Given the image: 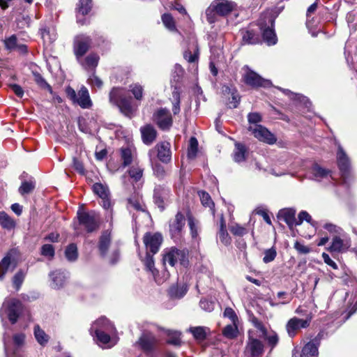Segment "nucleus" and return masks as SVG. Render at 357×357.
<instances>
[{
	"instance_id": "nucleus-1",
	"label": "nucleus",
	"mask_w": 357,
	"mask_h": 357,
	"mask_svg": "<svg viewBox=\"0 0 357 357\" xmlns=\"http://www.w3.org/2000/svg\"><path fill=\"white\" fill-rule=\"evenodd\" d=\"M109 102L116 105L125 116L131 117L135 112L132 98L120 88H113L109 93Z\"/></svg>"
},
{
	"instance_id": "nucleus-2",
	"label": "nucleus",
	"mask_w": 357,
	"mask_h": 357,
	"mask_svg": "<svg viewBox=\"0 0 357 357\" xmlns=\"http://www.w3.org/2000/svg\"><path fill=\"white\" fill-rule=\"evenodd\" d=\"M235 3L228 0H214L206 10V20L213 24L217 20V15L225 16L234 9Z\"/></svg>"
},
{
	"instance_id": "nucleus-3",
	"label": "nucleus",
	"mask_w": 357,
	"mask_h": 357,
	"mask_svg": "<svg viewBox=\"0 0 357 357\" xmlns=\"http://www.w3.org/2000/svg\"><path fill=\"white\" fill-rule=\"evenodd\" d=\"M274 23L275 19L270 14L261 16L259 21L263 39L268 45H275L278 40L273 29Z\"/></svg>"
},
{
	"instance_id": "nucleus-4",
	"label": "nucleus",
	"mask_w": 357,
	"mask_h": 357,
	"mask_svg": "<svg viewBox=\"0 0 357 357\" xmlns=\"http://www.w3.org/2000/svg\"><path fill=\"white\" fill-rule=\"evenodd\" d=\"M162 260L164 264L168 263L171 266H174L177 262L185 266L188 264V251L185 249L171 248L165 251Z\"/></svg>"
},
{
	"instance_id": "nucleus-5",
	"label": "nucleus",
	"mask_w": 357,
	"mask_h": 357,
	"mask_svg": "<svg viewBox=\"0 0 357 357\" xmlns=\"http://www.w3.org/2000/svg\"><path fill=\"white\" fill-rule=\"evenodd\" d=\"M185 225V218L183 213L178 211L174 218L169 221V233L175 241L181 240Z\"/></svg>"
},
{
	"instance_id": "nucleus-6",
	"label": "nucleus",
	"mask_w": 357,
	"mask_h": 357,
	"mask_svg": "<svg viewBox=\"0 0 357 357\" xmlns=\"http://www.w3.org/2000/svg\"><path fill=\"white\" fill-rule=\"evenodd\" d=\"M243 70H244L243 79L247 85L252 87H269L271 86L270 80L262 78L259 74L251 70L248 66H244Z\"/></svg>"
},
{
	"instance_id": "nucleus-7",
	"label": "nucleus",
	"mask_w": 357,
	"mask_h": 357,
	"mask_svg": "<svg viewBox=\"0 0 357 357\" xmlns=\"http://www.w3.org/2000/svg\"><path fill=\"white\" fill-rule=\"evenodd\" d=\"M77 218L79 224L83 225L89 233L93 232L98 227V215L93 211L90 212L79 211Z\"/></svg>"
},
{
	"instance_id": "nucleus-8",
	"label": "nucleus",
	"mask_w": 357,
	"mask_h": 357,
	"mask_svg": "<svg viewBox=\"0 0 357 357\" xmlns=\"http://www.w3.org/2000/svg\"><path fill=\"white\" fill-rule=\"evenodd\" d=\"M3 309L8 320L13 324L17 321L22 314L23 305L20 301L12 299L3 304Z\"/></svg>"
},
{
	"instance_id": "nucleus-9",
	"label": "nucleus",
	"mask_w": 357,
	"mask_h": 357,
	"mask_svg": "<svg viewBox=\"0 0 357 357\" xmlns=\"http://www.w3.org/2000/svg\"><path fill=\"white\" fill-rule=\"evenodd\" d=\"M153 120L162 130H169L173 123L172 114L166 108H160L155 112Z\"/></svg>"
},
{
	"instance_id": "nucleus-10",
	"label": "nucleus",
	"mask_w": 357,
	"mask_h": 357,
	"mask_svg": "<svg viewBox=\"0 0 357 357\" xmlns=\"http://www.w3.org/2000/svg\"><path fill=\"white\" fill-rule=\"evenodd\" d=\"M311 320L310 315H307L305 319L296 317L291 318L286 324V330L289 336L294 337L301 328H307L310 326Z\"/></svg>"
},
{
	"instance_id": "nucleus-11",
	"label": "nucleus",
	"mask_w": 357,
	"mask_h": 357,
	"mask_svg": "<svg viewBox=\"0 0 357 357\" xmlns=\"http://www.w3.org/2000/svg\"><path fill=\"white\" fill-rule=\"evenodd\" d=\"M248 130L252 132L255 137L259 141L268 144H273L276 142V137L266 128L261 125L250 126Z\"/></svg>"
},
{
	"instance_id": "nucleus-12",
	"label": "nucleus",
	"mask_w": 357,
	"mask_h": 357,
	"mask_svg": "<svg viewBox=\"0 0 357 357\" xmlns=\"http://www.w3.org/2000/svg\"><path fill=\"white\" fill-rule=\"evenodd\" d=\"M91 43L90 37L84 34L78 35L75 38L74 52L78 61L86 53Z\"/></svg>"
},
{
	"instance_id": "nucleus-13",
	"label": "nucleus",
	"mask_w": 357,
	"mask_h": 357,
	"mask_svg": "<svg viewBox=\"0 0 357 357\" xmlns=\"http://www.w3.org/2000/svg\"><path fill=\"white\" fill-rule=\"evenodd\" d=\"M170 190L164 185H156L153 191V202L158 207L163 211L169 202Z\"/></svg>"
},
{
	"instance_id": "nucleus-14",
	"label": "nucleus",
	"mask_w": 357,
	"mask_h": 357,
	"mask_svg": "<svg viewBox=\"0 0 357 357\" xmlns=\"http://www.w3.org/2000/svg\"><path fill=\"white\" fill-rule=\"evenodd\" d=\"M143 241L146 249L149 250L151 254L155 255L159 250L162 242V236L159 233L148 232L144 236Z\"/></svg>"
},
{
	"instance_id": "nucleus-15",
	"label": "nucleus",
	"mask_w": 357,
	"mask_h": 357,
	"mask_svg": "<svg viewBox=\"0 0 357 357\" xmlns=\"http://www.w3.org/2000/svg\"><path fill=\"white\" fill-rule=\"evenodd\" d=\"M337 160L338 167L342 173V176L346 178L350 172V161L342 147L339 145L337 153Z\"/></svg>"
},
{
	"instance_id": "nucleus-16",
	"label": "nucleus",
	"mask_w": 357,
	"mask_h": 357,
	"mask_svg": "<svg viewBox=\"0 0 357 357\" xmlns=\"http://www.w3.org/2000/svg\"><path fill=\"white\" fill-rule=\"evenodd\" d=\"M310 172L312 174L313 179L317 181L332 178V172L321 167L318 164H314L311 167Z\"/></svg>"
},
{
	"instance_id": "nucleus-17",
	"label": "nucleus",
	"mask_w": 357,
	"mask_h": 357,
	"mask_svg": "<svg viewBox=\"0 0 357 357\" xmlns=\"http://www.w3.org/2000/svg\"><path fill=\"white\" fill-rule=\"evenodd\" d=\"M112 243V234L109 230L103 231L99 238L98 250L102 257L107 255Z\"/></svg>"
},
{
	"instance_id": "nucleus-18",
	"label": "nucleus",
	"mask_w": 357,
	"mask_h": 357,
	"mask_svg": "<svg viewBox=\"0 0 357 357\" xmlns=\"http://www.w3.org/2000/svg\"><path fill=\"white\" fill-rule=\"evenodd\" d=\"M246 351L250 354L252 357H259L264 352V344L260 340L250 337L247 343Z\"/></svg>"
},
{
	"instance_id": "nucleus-19",
	"label": "nucleus",
	"mask_w": 357,
	"mask_h": 357,
	"mask_svg": "<svg viewBox=\"0 0 357 357\" xmlns=\"http://www.w3.org/2000/svg\"><path fill=\"white\" fill-rule=\"evenodd\" d=\"M50 276L52 280L50 284L52 288L60 289L64 285L68 277V273L64 271H55L50 273Z\"/></svg>"
},
{
	"instance_id": "nucleus-20",
	"label": "nucleus",
	"mask_w": 357,
	"mask_h": 357,
	"mask_svg": "<svg viewBox=\"0 0 357 357\" xmlns=\"http://www.w3.org/2000/svg\"><path fill=\"white\" fill-rule=\"evenodd\" d=\"M140 132L142 134V141L146 145L151 144L155 141L157 136L156 130L151 124L142 126L140 128Z\"/></svg>"
},
{
	"instance_id": "nucleus-21",
	"label": "nucleus",
	"mask_w": 357,
	"mask_h": 357,
	"mask_svg": "<svg viewBox=\"0 0 357 357\" xmlns=\"http://www.w3.org/2000/svg\"><path fill=\"white\" fill-rule=\"evenodd\" d=\"M350 246V241L347 239H342L339 236L333 238L331 246L328 248L331 252H343Z\"/></svg>"
},
{
	"instance_id": "nucleus-22",
	"label": "nucleus",
	"mask_w": 357,
	"mask_h": 357,
	"mask_svg": "<svg viewBox=\"0 0 357 357\" xmlns=\"http://www.w3.org/2000/svg\"><path fill=\"white\" fill-rule=\"evenodd\" d=\"M139 344L145 352H151L156 344V339L151 333H145L139 338Z\"/></svg>"
},
{
	"instance_id": "nucleus-23",
	"label": "nucleus",
	"mask_w": 357,
	"mask_h": 357,
	"mask_svg": "<svg viewBox=\"0 0 357 357\" xmlns=\"http://www.w3.org/2000/svg\"><path fill=\"white\" fill-rule=\"evenodd\" d=\"M156 148L158 159L164 163L169 162L172 158L170 144L167 142H163L157 144Z\"/></svg>"
},
{
	"instance_id": "nucleus-24",
	"label": "nucleus",
	"mask_w": 357,
	"mask_h": 357,
	"mask_svg": "<svg viewBox=\"0 0 357 357\" xmlns=\"http://www.w3.org/2000/svg\"><path fill=\"white\" fill-rule=\"evenodd\" d=\"M96 328H100V331L107 332H113L114 330V326L112 323L105 317H102L97 319L93 323L90 328V333L93 335V331H96Z\"/></svg>"
},
{
	"instance_id": "nucleus-25",
	"label": "nucleus",
	"mask_w": 357,
	"mask_h": 357,
	"mask_svg": "<svg viewBox=\"0 0 357 357\" xmlns=\"http://www.w3.org/2000/svg\"><path fill=\"white\" fill-rule=\"evenodd\" d=\"M296 211L291 208L280 210L278 213V218L284 220L290 229L297 225V219L295 217Z\"/></svg>"
},
{
	"instance_id": "nucleus-26",
	"label": "nucleus",
	"mask_w": 357,
	"mask_h": 357,
	"mask_svg": "<svg viewBox=\"0 0 357 357\" xmlns=\"http://www.w3.org/2000/svg\"><path fill=\"white\" fill-rule=\"evenodd\" d=\"M75 103L79 105L82 108H89L91 105V100L89 97L88 89L82 86L78 91Z\"/></svg>"
},
{
	"instance_id": "nucleus-27",
	"label": "nucleus",
	"mask_w": 357,
	"mask_h": 357,
	"mask_svg": "<svg viewBox=\"0 0 357 357\" xmlns=\"http://www.w3.org/2000/svg\"><path fill=\"white\" fill-rule=\"evenodd\" d=\"M99 56L96 54H90L84 59L82 57L78 61L82 66L86 70L94 71L96 67L98 66Z\"/></svg>"
},
{
	"instance_id": "nucleus-28",
	"label": "nucleus",
	"mask_w": 357,
	"mask_h": 357,
	"mask_svg": "<svg viewBox=\"0 0 357 357\" xmlns=\"http://www.w3.org/2000/svg\"><path fill=\"white\" fill-rule=\"evenodd\" d=\"M217 236L220 242L225 245H229L231 243V238L226 229V222L223 215H221L220 220L219 230L217 233Z\"/></svg>"
},
{
	"instance_id": "nucleus-29",
	"label": "nucleus",
	"mask_w": 357,
	"mask_h": 357,
	"mask_svg": "<svg viewBox=\"0 0 357 357\" xmlns=\"http://www.w3.org/2000/svg\"><path fill=\"white\" fill-rule=\"evenodd\" d=\"M243 42L248 45H255L260 41L259 34L252 29L241 30Z\"/></svg>"
},
{
	"instance_id": "nucleus-30",
	"label": "nucleus",
	"mask_w": 357,
	"mask_h": 357,
	"mask_svg": "<svg viewBox=\"0 0 357 357\" xmlns=\"http://www.w3.org/2000/svg\"><path fill=\"white\" fill-rule=\"evenodd\" d=\"M188 290L186 284L172 285L169 289V294L172 298H181L183 297Z\"/></svg>"
},
{
	"instance_id": "nucleus-31",
	"label": "nucleus",
	"mask_w": 357,
	"mask_h": 357,
	"mask_svg": "<svg viewBox=\"0 0 357 357\" xmlns=\"http://www.w3.org/2000/svg\"><path fill=\"white\" fill-rule=\"evenodd\" d=\"M121 151V159L123 161V167L130 165L135 157V151L131 147H122Z\"/></svg>"
},
{
	"instance_id": "nucleus-32",
	"label": "nucleus",
	"mask_w": 357,
	"mask_h": 357,
	"mask_svg": "<svg viewBox=\"0 0 357 357\" xmlns=\"http://www.w3.org/2000/svg\"><path fill=\"white\" fill-rule=\"evenodd\" d=\"M41 37L45 43L51 44L56 38V33L54 27L45 26L40 29Z\"/></svg>"
},
{
	"instance_id": "nucleus-33",
	"label": "nucleus",
	"mask_w": 357,
	"mask_h": 357,
	"mask_svg": "<svg viewBox=\"0 0 357 357\" xmlns=\"http://www.w3.org/2000/svg\"><path fill=\"white\" fill-rule=\"evenodd\" d=\"M247 153L246 147L241 143L235 144V149L233 153V158L235 162H241L245 160Z\"/></svg>"
},
{
	"instance_id": "nucleus-34",
	"label": "nucleus",
	"mask_w": 357,
	"mask_h": 357,
	"mask_svg": "<svg viewBox=\"0 0 357 357\" xmlns=\"http://www.w3.org/2000/svg\"><path fill=\"white\" fill-rule=\"evenodd\" d=\"M225 93L231 94V98L229 99L228 106L229 108H236L240 103L241 97L236 89H231L229 86H225Z\"/></svg>"
},
{
	"instance_id": "nucleus-35",
	"label": "nucleus",
	"mask_w": 357,
	"mask_h": 357,
	"mask_svg": "<svg viewBox=\"0 0 357 357\" xmlns=\"http://www.w3.org/2000/svg\"><path fill=\"white\" fill-rule=\"evenodd\" d=\"M318 347L316 343L307 342L303 348L301 357H317Z\"/></svg>"
},
{
	"instance_id": "nucleus-36",
	"label": "nucleus",
	"mask_w": 357,
	"mask_h": 357,
	"mask_svg": "<svg viewBox=\"0 0 357 357\" xmlns=\"http://www.w3.org/2000/svg\"><path fill=\"white\" fill-rule=\"evenodd\" d=\"M33 332L36 340L41 346H45L47 344L50 337L38 325L34 326Z\"/></svg>"
},
{
	"instance_id": "nucleus-37",
	"label": "nucleus",
	"mask_w": 357,
	"mask_h": 357,
	"mask_svg": "<svg viewBox=\"0 0 357 357\" xmlns=\"http://www.w3.org/2000/svg\"><path fill=\"white\" fill-rule=\"evenodd\" d=\"M0 225L6 229L10 230L15 227V222L6 213L0 212Z\"/></svg>"
},
{
	"instance_id": "nucleus-38",
	"label": "nucleus",
	"mask_w": 357,
	"mask_h": 357,
	"mask_svg": "<svg viewBox=\"0 0 357 357\" xmlns=\"http://www.w3.org/2000/svg\"><path fill=\"white\" fill-rule=\"evenodd\" d=\"M188 224L190 228V235L193 240L197 241L199 238V222L192 215L188 216Z\"/></svg>"
},
{
	"instance_id": "nucleus-39",
	"label": "nucleus",
	"mask_w": 357,
	"mask_h": 357,
	"mask_svg": "<svg viewBox=\"0 0 357 357\" xmlns=\"http://www.w3.org/2000/svg\"><path fill=\"white\" fill-rule=\"evenodd\" d=\"M143 172V168L138 165L132 166L128 171L129 176L132 180V182L135 183L139 181L142 178Z\"/></svg>"
},
{
	"instance_id": "nucleus-40",
	"label": "nucleus",
	"mask_w": 357,
	"mask_h": 357,
	"mask_svg": "<svg viewBox=\"0 0 357 357\" xmlns=\"http://www.w3.org/2000/svg\"><path fill=\"white\" fill-rule=\"evenodd\" d=\"M199 196L200 197L201 202L203 206L206 207H208L213 214V215H215V209L214 206L215 204L213 202L211 199V196L208 193L204 192V191H200L199 192Z\"/></svg>"
},
{
	"instance_id": "nucleus-41",
	"label": "nucleus",
	"mask_w": 357,
	"mask_h": 357,
	"mask_svg": "<svg viewBox=\"0 0 357 357\" xmlns=\"http://www.w3.org/2000/svg\"><path fill=\"white\" fill-rule=\"evenodd\" d=\"M26 273H27V271L26 270L20 269L14 275V276L13 278V284L14 288L17 291H18L20 289V287L25 279Z\"/></svg>"
},
{
	"instance_id": "nucleus-42",
	"label": "nucleus",
	"mask_w": 357,
	"mask_h": 357,
	"mask_svg": "<svg viewBox=\"0 0 357 357\" xmlns=\"http://www.w3.org/2000/svg\"><path fill=\"white\" fill-rule=\"evenodd\" d=\"M172 98H173V106H172V112L174 114H178L180 112V89L178 86H175L174 89L172 91Z\"/></svg>"
},
{
	"instance_id": "nucleus-43",
	"label": "nucleus",
	"mask_w": 357,
	"mask_h": 357,
	"mask_svg": "<svg viewBox=\"0 0 357 357\" xmlns=\"http://www.w3.org/2000/svg\"><path fill=\"white\" fill-rule=\"evenodd\" d=\"M11 264V256L7 254L0 261V280H3Z\"/></svg>"
},
{
	"instance_id": "nucleus-44",
	"label": "nucleus",
	"mask_w": 357,
	"mask_h": 357,
	"mask_svg": "<svg viewBox=\"0 0 357 357\" xmlns=\"http://www.w3.org/2000/svg\"><path fill=\"white\" fill-rule=\"evenodd\" d=\"M65 257L69 261H75L77 259V248L75 243H71L67 246L65 250Z\"/></svg>"
},
{
	"instance_id": "nucleus-45",
	"label": "nucleus",
	"mask_w": 357,
	"mask_h": 357,
	"mask_svg": "<svg viewBox=\"0 0 357 357\" xmlns=\"http://www.w3.org/2000/svg\"><path fill=\"white\" fill-rule=\"evenodd\" d=\"M207 328L203 326L191 327L189 331L194 337L198 340H203L206 337Z\"/></svg>"
},
{
	"instance_id": "nucleus-46",
	"label": "nucleus",
	"mask_w": 357,
	"mask_h": 357,
	"mask_svg": "<svg viewBox=\"0 0 357 357\" xmlns=\"http://www.w3.org/2000/svg\"><path fill=\"white\" fill-rule=\"evenodd\" d=\"M93 191L100 198H105L109 195L108 188L100 183H96L93 185Z\"/></svg>"
},
{
	"instance_id": "nucleus-47",
	"label": "nucleus",
	"mask_w": 357,
	"mask_h": 357,
	"mask_svg": "<svg viewBox=\"0 0 357 357\" xmlns=\"http://www.w3.org/2000/svg\"><path fill=\"white\" fill-rule=\"evenodd\" d=\"M198 151V142L195 137H192L189 141L188 149V158L193 159L196 157Z\"/></svg>"
},
{
	"instance_id": "nucleus-48",
	"label": "nucleus",
	"mask_w": 357,
	"mask_h": 357,
	"mask_svg": "<svg viewBox=\"0 0 357 357\" xmlns=\"http://www.w3.org/2000/svg\"><path fill=\"white\" fill-rule=\"evenodd\" d=\"M238 327L236 323L227 325L222 331V334L227 338L232 339L237 335Z\"/></svg>"
},
{
	"instance_id": "nucleus-49",
	"label": "nucleus",
	"mask_w": 357,
	"mask_h": 357,
	"mask_svg": "<svg viewBox=\"0 0 357 357\" xmlns=\"http://www.w3.org/2000/svg\"><path fill=\"white\" fill-rule=\"evenodd\" d=\"M152 275L155 282L158 284H161L164 283L165 281H167L170 275L169 271H167L166 269H164L160 272L155 270V271H154V273H152Z\"/></svg>"
},
{
	"instance_id": "nucleus-50",
	"label": "nucleus",
	"mask_w": 357,
	"mask_h": 357,
	"mask_svg": "<svg viewBox=\"0 0 357 357\" xmlns=\"http://www.w3.org/2000/svg\"><path fill=\"white\" fill-rule=\"evenodd\" d=\"M112 332H107L104 331H100V328H96V331H93V335H95L97 338V340L102 344H106L110 341V336L109 333Z\"/></svg>"
},
{
	"instance_id": "nucleus-51",
	"label": "nucleus",
	"mask_w": 357,
	"mask_h": 357,
	"mask_svg": "<svg viewBox=\"0 0 357 357\" xmlns=\"http://www.w3.org/2000/svg\"><path fill=\"white\" fill-rule=\"evenodd\" d=\"M162 21L165 26L171 31H176L175 22L169 13H165L162 15Z\"/></svg>"
},
{
	"instance_id": "nucleus-52",
	"label": "nucleus",
	"mask_w": 357,
	"mask_h": 357,
	"mask_svg": "<svg viewBox=\"0 0 357 357\" xmlns=\"http://www.w3.org/2000/svg\"><path fill=\"white\" fill-rule=\"evenodd\" d=\"M35 187H36L35 182H33L32 181H23L22 183V185L19 188V192L22 195L29 194L34 190Z\"/></svg>"
},
{
	"instance_id": "nucleus-53",
	"label": "nucleus",
	"mask_w": 357,
	"mask_h": 357,
	"mask_svg": "<svg viewBox=\"0 0 357 357\" xmlns=\"http://www.w3.org/2000/svg\"><path fill=\"white\" fill-rule=\"evenodd\" d=\"M34 77V81L36 84L42 89H47L50 92H52L51 86L45 81L43 77L38 72H33Z\"/></svg>"
},
{
	"instance_id": "nucleus-54",
	"label": "nucleus",
	"mask_w": 357,
	"mask_h": 357,
	"mask_svg": "<svg viewBox=\"0 0 357 357\" xmlns=\"http://www.w3.org/2000/svg\"><path fill=\"white\" fill-rule=\"evenodd\" d=\"M130 91L137 100H142L143 98V87L139 84H132L129 86Z\"/></svg>"
},
{
	"instance_id": "nucleus-55",
	"label": "nucleus",
	"mask_w": 357,
	"mask_h": 357,
	"mask_svg": "<svg viewBox=\"0 0 357 357\" xmlns=\"http://www.w3.org/2000/svg\"><path fill=\"white\" fill-rule=\"evenodd\" d=\"M278 89L281 90L285 95L289 96L291 98L298 100L300 102H303L306 107H308L307 104L310 105L309 100L306 97L303 96L300 94L294 93L288 89H282L281 88Z\"/></svg>"
},
{
	"instance_id": "nucleus-56",
	"label": "nucleus",
	"mask_w": 357,
	"mask_h": 357,
	"mask_svg": "<svg viewBox=\"0 0 357 357\" xmlns=\"http://www.w3.org/2000/svg\"><path fill=\"white\" fill-rule=\"evenodd\" d=\"M40 255L49 259H52L55 255L54 246L51 244L43 245L40 249Z\"/></svg>"
},
{
	"instance_id": "nucleus-57",
	"label": "nucleus",
	"mask_w": 357,
	"mask_h": 357,
	"mask_svg": "<svg viewBox=\"0 0 357 357\" xmlns=\"http://www.w3.org/2000/svg\"><path fill=\"white\" fill-rule=\"evenodd\" d=\"M168 339L167 340V342L169 344H172L174 346H179L181 345V333L177 331H169L168 333Z\"/></svg>"
},
{
	"instance_id": "nucleus-58",
	"label": "nucleus",
	"mask_w": 357,
	"mask_h": 357,
	"mask_svg": "<svg viewBox=\"0 0 357 357\" xmlns=\"http://www.w3.org/2000/svg\"><path fill=\"white\" fill-rule=\"evenodd\" d=\"M153 254L151 255L149 252H146V257L143 260L144 264L146 267V269L151 272V273H154V271H155V264H154V260L153 257Z\"/></svg>"
},
{
	"instance_id": "nucleus-59",
	"label": "nucleus",
	"mask_w": 357,
	"mask_h": 357,
	"mask_svg": "<svg viewBox=\"0 0 357 357\" xmlns=\"http://www.w3.org/2000/svg\"><path fill=\"white\" fill-rule=\"evenodd\" d=\"M91 8V0H79L78 11L83 15H87Z\"/></svg>"
},
{
	"instance_id": "nucleus-60",
	"label": "nucleus",
	"mask_w": 357,
	"mask_h": 357,
	"mask_svg": "<svg viewBox=\"0 0 357 357\" xmlns=\"http://www.w3.org/2000/svg\"><path fill=\"white\" fill-rule=\"evenodd\" d=\"M183 75V69L181 67V65L176 63L175 64L174 67V71L172 73V81L174 82H176V84L178 83Z\"/></svg>"
},
{
	"instance_id": "nucleus-61",
	"label": "nucleus",
	"mask_w": 357,
	"mask_h": 357,
	"mask_svg": "<svg viewBox=\"0 0 357 357\" xmlns=\"http://www.w3.org/2000/svg\"><path fill=\"white\" fill-rule=\"evenodd\" d=\"M128 207L136 211H144L143 205L138 198L131 197L128 199Z\"/></svg>"
},
{
	"instance_id": "nucleus-62",
	"label": "nucleus",
	"mask_w": 357,
	"mask_h": 357,
	"mask_svg": "<svg viewBox=\"0 0 357 357\" xmlns=\"http://www.w3.org/2000/svg\"><path fill=\"white\" fill-rule=\"evenodd\" d=\"M294 248L301 255H307L312 251L311 248L298 241L294 243Z\"/></svg>"
},
{
	"instance_id": "nucleus-63",
	"label": "nucleus",
	"mask_w": 357,
	"mask_h": 357,
	"mask_svg": "<svg viewBox=\"0 0 357 357\" xmlns=\"http://www.w3.org/2000/svg\"><path fill=\"white\" fill-rule=\"evenodd\" d=\"M293 297L291 294H289L287 291H279L277 293V298L282 300L280 302L281 305L289 304L293 299Z\"/></svg>"
},
{
	"instance_id": "nucleus-64",
	"label": "nucleus",
	"mask_w": 357,
	"mask_h": 357,
	"mask_svg": "<svg viewBox=\"0 0 357 357\" xmlns=\"http://www.w3.org/2000/svg\"><path fill=\"white\" fill-rule=\"evenodd\" d=\"M277 255V252L275 248H272L268 250H266L264 252V257L263 258V261L266 264H268L271 261H273Z\"/></svg>"
}]
</instances>
